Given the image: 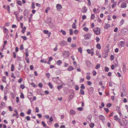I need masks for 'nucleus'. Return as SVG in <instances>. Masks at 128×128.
I'll use <instances>...</instances> for the list:
<instances>
[{
    "label": "nucleus",
    "mask_w": 128,
    "mask_h": 128,
    "mask_svg": "<svg viewBox=\"0 0 128 128\" xmlns=\"http://www.w3.org/2000/svg\"><path fill=\"white\" fill-rule=\"evenodd\" d=\"M6 9L9 12H10V6L9 5H8L7 6Z\"/></svg>",
    "instance_id": "nucleus-42"
},
{
    "label": "nucleus",
    "mask_w": 128,
    "mask_h": 128,
    "mask_svg": "<svg viewBox=\"0 0 128 128\" xmlns=\"http://www.w3.org/2000/svg\"><path fill=\"white\" fill-rule=\"evenodd\" d=\"M50 10V8L49 7H48L46 8L45 10V12L46 13H47L48 10Z\"/></svg>",
    "instance_id": "nucleus-35"
},
{
    "label": "nucleus",
    "mask_w": 128,
    "mask_h": 128,
    "mask_svg": "<svg viewBox=\"0 0 128 128\" xmlns=\"http://www.w3.org/2000/svg\"><path fill=\"white\" fill-rule=\"evenodd\" d=\"M6 77L5 76H3L2 77V81L3 82L5 83L6 82Z\"/></svg>",
    "instance_id": "nucleus-20"
},
{
    "label": "nucleus",
    "mask_w": 128,
    "mask_h": 128,
    "mask_svg": "<svg viewBox=\"0 0 128 128\" xmlns=\"http://www.w3.org/2000/svg\"><path fill=\"white\" fill-rule=\"evenodd\" d=\"M114 120H116L118 122H119L120 121V119L118 118L117 116L116 115L114 117Z\"/></svg>",
    "instance_id": "nucleus-17"
},
{
    "label": "nucleus",
    "mask_w": 128,
    "mask_h": 128,
    "mask_svg": "<svg viewBox=\"0 0 128 128\" xmlns=\"http://www.w3.org/2000/svg\"><path fill=\"white\" fill-rule=\"evenodd\" d=\"M20 88L22 89H24L25 87L24 86L23 84H21L20 86Z\"/></svg>",
    "instance_id": "nucleus-56"
},
{
    "label": "nucleus",
    "mask_w": 128,
    "mask_h": 128,
    "mask_svg": "<svg viewBox=\"0 0 128 128\" xmlns=\"http://www.w3.org/2000/svg\"><path fill=\"white\" fill-rule=\"evenodd\" d=\"M25 60L26 61V62L28 64L29 63V58L26 57L25 58Z\"/></svg>",
    "instance_id": "nucleus-37"
},
{
    "label": "nucleus",
    "mask_w": 128,
    "mask_h": 128,
    "mask_svg": "<svg viewBox=\"0 0 128 128\" xmlns=\"http://www.w3.org/2000/svg\"><path fill=\"white\" fill-rule=\"evenodd\" d=\"M84 91L82 89H81L80 90V94L83 95L84 94Z\"/></svg>",
    "instance_id": "nucleus-26"
},
{
    "label": "nucleus",
    "mask_w": 128,
    "mask_h": 128,
    "mask_svg": "<svg viewBox=\"0 0 128 128\" xmlns=\"http://www.w3.org/2000/svg\"><path fill=\"white\" fill-rule=\"evenodd\" d=\"M110 25L108 24H106L105 26V27L106 29H108V28L109 27H110Z\"/></svg>",
    "instance_id": "nucleus-32"
},
{
    "label": "nucleus",
    "mask_w": 128,
    "mask_h": 128,
    "mask_svg": "<svg viewBox=\"0 0 128 128\" xmlns=\"http://www.w3.org/2000/svg\"><path fill=\"white\" fill-rule=\"evenodd\" d=\"M87 10V9L86 6H84L83 7L82 9V11L83 12H86Z\"/></svg>",
    "instance_id": "nucleus-13"
},
{
    "label": "nucleus",
    "mask_w": 128,
    "mask_h": 128,
    "mask_svg": "<svg viewBox=\"0 0 128 128\" xmlns=\"http://www.w3.org/2000/svg\"><path fill=\"white\" fill-rule=\"evenodd\" d=\"M86 64L88 66L90 67V66L91 64L90 61L88 60H87L86 61Z\"/></svg>",
    "instance_id": "nucleus-16"
},
{
    "label": "nucleus",
    "mask_w": 128,
    "mask_h": 128,
    "mask_svg": "<svg viewBox=\"0 0 128 128\" xmlns=\"http://www.w3.org/2000/svg\"><path fill=\"white\" fill-rule=\"evenodd\" d=\"M53 121V118L52 117V116H51L50 117V118L49 119V122H51L52 121Z\"/></svg>",
    "instance_id": "nucleus-41"
},
{
    "label": "nucleus",
    "mask_w": 128,
    "mask_h": 128,
    "mask_svg": "<svg viewBox=\"0 0 128 128\" xmlns=\"http://www.w3.org/2000/svg\"><path fill=\"white\" fill-rule=\"evenodd\" d=\"M45 75L48 78L50 77V74L49 73H46Z\"/></svg>",
    "instance_id": "nucleus-49"
},
{
    "label": "nucleus",
    "mask_w": 128,
    "mask_h": 128,
    "mask_svg": "<svg viewBox=\"0 0 128 128\" xmlns=\"http://www.w3.org/2000/svg\"><path fill=\"white\" fill-rule=\"evenodd\" d=\"M96 47L98 49L100 50L101 49V46L99 44H98L96 45Z\"/></svg>",
    "instance_id": "nucleus-21"
},
{
    "label": "nucleus",
    "mask_w": 128,
    "mask_h": 128,
    "mask_svg": "<svg viewBox=\"0 0 128 128\" xmlns=\"http://www.w3.org/2000/svg\"><path fill=\"white\" fill-rule=\"evenodd\" d=\"M16 85L15 84H14L12 86V88L14 90V92H15L16 91Z\"/></svg>",
    "instance_id": "nucleus-24"
},
{
    "label": "nucleus",
    "mask_w": 128,
    "mask_h": 128,
    "mask_svg": "<svg viewBox=\"0 0 128 128\" xmlns=\"http://www.w3.org/2000/svg\"><path fill=\"white\" fill-rule=\"evenodd\" d=\"M21 37L24 40H27V38L26 36H22Z\"/></svg>",
    "instance_id": "nucleus-52"
},
{
    "label": "nucleus",
    "mask_w": 128,
    "mask_h": 128,
    "mask_svg": "<svg viewBox=\"0 0 128 128\" xmlns=\"http://www.w3.org/2000/svg\"><path fill=\"white\" fill-rule=\"evenodd\" d=\"M26 51L25 54L26 57H28V51L27 48H26L25 49Z\"/></svg>",
    "instance_id": "nucleus-23"
},
{
    "label": "nucleus",
    "mask_w": 128,
    "mask_h": 128,
    "mask_svg": "<svg viewBox=\"0 0 128 128\" xmlns=\"http://www.w3.org/2000/svg\"><path fill=\"white\" fill-rule=\"evenodd\" d=\"M93 50V49L92 48L91 50L88 49L87 50V52L88 54H90L92 50Z\"/></svg>",
    "instance_id": "nucleus-31"
},
{
    "label": "nucleus",
    "mask_w": 128,
    "mask_h": 128,
    "mask_svg": "<svg viewBox=\"0 0 128 128\" xmlns=\"http://www.w3.org/2000/svg\"><path fill=\"white\" fill-rule=\"evenodd\" d=\"M32 16L33 14H31L30 15V17L28 18V22L29 23L30 22H31Z\"/></svg>",
    "instance_id": "nucleus-12"
},
{
    "label": "nucleus",
    "mask_w": 128,
    "mask_h": 128,
    "mask_svg": "<svg viewBox=\"0 0 128 128\" xmlns=\"http://www.w3.org/2000/svg\"><path fill=\"white\" fill-rule=\"evenodd\" d=\"M110 60H113L114 59V56L113 55H112L110 56Z\"/></svg>",
    "instance_id": "nucleus-57"
},
{
    "label": "nucleus",
    "mask_w": 128,
    "mask_h": 128,
    "mask_svg": "<svg viewBox=\"0 0 128 128\" xmlns=\"http://www.w3.org/2000/svg\"><path fill=\"white\" fill-rule=\"evenodd\" d=\"M42 125L43 126L45 127H46L47 126H46V123H45V122H44L42 121Z\"/></svg>",
    "instance_id": "nucleus-45"
},
{
    "label": "nucleus",
    "mask_w": 128,
    "mask_h": 128,
    "mask_svg": "<svg viewBox=\"0 0 128 128\" xmlns=\"http://www.w3.org/2000/svg\"><path fill=\"white\" fill-rule=\"evenodd\" d=\"M23 80L21 78H20L18 80V82L19 83H20L22 82V81Z\"/></svg>",
    "instance_id": "nucleus-36"
},
{
    "label": "nucleus",
    "mask_w": 128,
    "mask_h": 128,
    "mask_svg": "<svg viewBox=\"0 0 128 128\" xmlns=\"http://www.w3.org/2000/svg\"><path fill=\"white\" fill-rule=\"evenodd\" d=\"M94 88L93 87H91L89 89L88 91L90 93L92 94L94 91Z\"/></svg>",
    "instance_id": "nucleus-14"
},
{
    "label": "nucleus",
    "mask_w": 128,
    "mask_h": 128,
    "mask_svg": "<svg viewBox=\"0 0 128 128\" xmlns=\"http://www.w3.org/2000/svg\"><path fill=\"white\" fill-rule=\"evenodd\" d=\"M90 128H92L94 126V124L93 123H91L90 125Z\"/></svg>",
    "instance_id": "nucleus-60"
},
{
    "label": "nucleus",
    "mask_w": 128,
    "mask_h": 128,
    "mask_svg": "<svg viewBox=\"0 0 128 128\" xmlns=\"http://www.w3.org/2000/svg\"><path fill=\"white\" fill-rule=\"evenodd\" d=\"M66 44V42L64 41H62L60 42L59 44L60 45L63 46Z\"/></svg>",
    "instance_id": "nucleus-8"
},
{
    "label": "nucleus",
    "mask_w": 128,
    "mask_h": 128,
    "mask_svg": "<svg viewBox=\"0 0 128 128\" xmlns=\"http://www.w3.org/2000/svg\"><path fill=\"white\" fill-rule=\"evenodd\" d=\"M92 34L91 33H88V34L84 35V38L86 40L89 39L90 38Z\"/></svg>",
    "instance_id": "nucleus-4"
},
{
    "label": "nucleus",
    "mask_w": 128,
    "mask_h": 128,
    "mask_svg": "<svg viewBox=\"0 0 128 128\" xmlns=\"http://www.w3.org/2000/svg\"><path fill=\"white\" fill-rule=\"evenodd\" d=\"M83 30L85 31H86V32H88V30H89V29H88V28L86 27H84V28H83Z\"/></svg>",
    "instance_id": "nucleus-33"
},
{
    "label": "nucleus",
    "mask_w": 128,
    "mask_h": 128,
    "mask_svg": "<svg viewBox=\"0 0 128 128\" xmlns=\"http://www.w3.org/2000/svg\"><path fill=\"white\" fill-rule=\"evenodd\" d=\"M99 118H100V120L102 121L103 122L104 121L105 118L102 115H100L99 116Z\"/></svg>",
    "instance_id": "nucleus-11"
},
{
    "label": "nucleus",
    "mask_w": 128,
    "mask_h": 128,
    "mask_svg": "<svg viewBox=\"0 0 128 128\" xmlns=\"http://www.w3.org/2000/svg\"><path fill=\"white\" fill-rule=\"evenodd\" d=\"M60 32H62V34L64 35H66V32L64 30H61V31H60Z\"/></svg>",
    "instance_id": "nucleus-25"
},
{
    "label": "nucleus",
    "mask_w": 128,
    "mask_h": 128,
    "mask_svg": "<svg viewBox=\"0 0 128 128\" xmlns=\"http://www.w3.org/2000/svg\"><path fill=\"white\" fill-rule=\"evenodd\" d=\"M74 69V68L71 66H70L67 69L68 70V71H71L73 70Z\"/></svg>",
    "instance_id": "nucleus-9"
},
{
    "label": "nucleus",
    "mask_w": 128,
    "mask_h": 128,
    "mask_svg": "<svg viewBox=\"0 0 128 128\" xmlns=\"http://www.w3.org/2000/svg\"><path fill=\"white\" fill-rule=\"evenodd\" d=\"M20 98H24V95L23 94L22 92H21L20 95Z\"/></svg>",
    "instance_id": "nucleus-53"
},
{
    "label": "nucleus",
    "mask_w": 128,
    "mask_h": 128,
    "mask_svg": "<svg viewBox=\"0 0 128 128\" xmlns=\"http://www.w3.org/2000/svg\"><path fill=\"white\" fill-rule=\"evenodd\" d=\"M14 66L13 64H12L11 65V71L13 72L14 70Z\"/></svg>",
    "instance_id": "nucleus-27"
},
{
    "label": "nucleus",
    "mask_w": 128,
    "mask_h": 128,
    "mask_svg": "<svg viewBox=\"0 0 128 128\" xmlns=\"http://www.w3.org/2000/svg\"><path fill=\"white\" fill-rule=\"evenodd\" d=\"M125 42H124L121 41L119 42L118 46L120 47H123L125 45Z\"/></svg>",
    "instance_id": "nucleus-5"
},
{
    "label": "nucleus",
    "mask_w": 128,
    "mask_h": 128,
    "mask_svg": "<svg viewBox=\"0 0 128 128\" xmlns=\"http://www.w3.org/2000/svg\"><path fill=\"white\" fill-rule=\"evenodd\" d=\"M116 2H115V3H114V4L112 5V8H114L116 6Z\"/></svg>",
    "instance_id": "nucleus-48"
},
{
    "label": "nucleus",
    "mask_w": 128,
    "mask_h": 128,
    "mask_svg": "<svg viewBox=\"0 0 128 128\" xmlns=\"http://www.w3.org/2000/svg\"><path fill=\"white\" fill-rule=\"evenodd\" d=\"M11 77L12 78H14V79H15L16 78V77L15 76H14V74L13 72H12V73L11 75Z\"/></svg>",
    "instance_id": "nucleus-62"
},
{
    "label": "nucleus",
    "mask_w": 128,
    "mask_h": 128,
    "mask_svg": "<svg viewBox=\"0 0 128 128\" xmlns=\"http://www.w3.org/2000/svg\"><path fill=\"white\" fill-rule=\"evenodd\" d=\"M100 29L99 28H96L93 29L94 33L96 35H99L100 34Z\"/></svg>",
    "instance_id": "nucleus-1"
},
{
    "label": "nucleus",
    "mask_w": 128,
    "mask_h": 128,
    "mask_svg": "<svg viewBox=\"0 0 128 128\" xmlns=\"http://www.w3.org/2000/svg\"><path fill=\"white\" fill-rule=\"evenodd\" d=\"M95 18V16L94 14H92L91 16V19L92 20L94 19Z\"/></svg>",
    "instance_id": "nucleus-58"
},
{
    "label": "nucleus",
    "mask_w": 128,
    "mask_h": 128,
    "mask_svg": "<svg viewBox=\"0 0 128 128\" xmlns=\"http://www.w3.org/2000/svg\"><path fill=\"white\" fill-rule=\"evenodd\" d=\"M47 21L48 23V24L50 26L51 25L52 27L53 26H54V24L51 22V18H47Z\"/></svg>",
    "instance_id": "nucleus-3"
},
{
    "label": "nucleus",
    "mask_w": 128,
    "mask_h": 128,
    "mask_svg": "<svg viewBox=\"0 0 128 128\" xmlns=\"http://www.w3.org/2000/svg\"><path fill=\"white\" fill-rule=\"evenodd\" d=\"M37 93L39 94L42 95L41 93V90H37Z\"/></svg>",
    "instance_id": "nucleus-34"
},
{
    "label": "nucleus",
    "mask_w": 128,
    "mask_h": 128,
    "mask_svg": "<svg viewBox=\"0 0 128 128\" xmlns=\"http://www.w3.org/2000/svg\"><path fill=\"white\" fill-rule=\"evenodd\" d=\"M104 70L105 72H108L109 70V68L108 67L106 66L105 67Z\"/></svg>",
    "instance_id": "nucleus-44"
},
{
    "label": "nucleus",
    "mask_w": 128,
    "mask_h": 128,
    "mask_svg": "<svg viewBox=\"0 0 128 128\" xmlns=\"http://www.w3.org/2000/svg\"><path fill=\"white\" fill-rule=\"evenodd\" d=\"M28 10L27 9H25L24 12V18L25 19V18H26L27 19L28 17Z\"/></svg>",
    "instance_id": "nucleus-2"
},
{
    "label": "nucleus",
    "mask_w": 128,
    "mask_h": 128,
    "mask_svg": "<svg viewBox=\"0 0 128 128\" xmlns=\"http://www.w3.org/2000/svg\"><path fill=\"white\" fill-rule=\"evenodd\" d=\"M62 63V61L60 60H58L56 62V64L58 66H60Z\"/></svg>",
    "instance_id": "nucleus-19"
},
{
    "label": "nucleus",
    "mask_w": 128,
    "mask_h": 128,
    "mask_svg": "<svg viewBox=\"0 0 128 128\" xmlns=\"http://www.w3.org/2000/svg\"><path fill=\"white\" fill-rule=\"evenodd\" d=\"M112 106V104H111L110 103H108V104H106V106L107 107H110L111 106Z\"/></svg>",
    "instance_id": "nucleus-59"
},
{
    "label": "nucleus",
    "mask_w": 128,
    "mask_h": 128,
    "mask_svg": "<svg viewBox=\"0 0 128 128\" xmlns=\"http://www.w3.org/2000/svg\"><path fill=\"white\" fill-rule=\"evenodd\" d=\"M78 51L79 52H80L81 53H82V49L81 47H80L78 48Z\"/></svg>",
    "instance_id": "nucleus-55"
},
{
    "label": "nucleus",
    "mask_w": 128,
    "mask_h": 128,
    "mask_svg": "<svg viewBox=\"0 0 128 128\" xmlns=\"http://www.w3.org/2000/svg\"><path fill=\"white\" fill-rule=\"evenodd\" d=\"M62 88V85H59L57 86V88L59 90H60Z\"/></svg>",
    "instance_id": "nucleus-50"
},
{
    "label": "nucleus",
    "mask_w": 128,
    "mask_h": 128,
    "mask_svg": "<svg viewBox=\"0 0 128 128\" xmlns=\"http://www.w3.org/2000/svg\"><path fill=\"white\" fill-rule=\"evenodd\" d=\"M100 66V64H97L96 67L95 68L98 69Z\"/></svg>",
    "instance_id": "nucleus-43"
},
{
    "label": "nucleus",
    "mask_w": 128,
    "mask_h": 128,
    "mask_svg": "<svg viewBox=\"0 0 128 128\" xmlns=\"http://www.w3.org/2000/svg\"><path fill=\"white\" fill-rule=\"evenodd\" d=\"M56 8L57 9H60L62 8V6L60 4H58L56 5Z\"/></svg>",
    "instance_id": "nucleus-10"
},
{
    "label": "nucleus",
    "mask_w": 128,
    "mask_h": 128,
    "mask_svg": "<svg viewBox=\"0 0 128 128\" xmlns=\"http://www.w3.org/2000/svg\"><path fill=\"white\" fill-rule=\"evenodd\" d=\"M70 113L71 114L73 115L75 114L76 113L75 111L73 110H70Z\"/></svg>",
    "instance_id": "nucleus-18"
},
{
    "label": "nucleus",
    "mask_w": 128,
    "mask_h": 128,
    "mask_svg": "<svg viewBox=\"0 0 128 128\" xmlns=\"http://www.w3.org/2000/svg\"><path fill=\"white\" fill-rule=\"evenodd\" d=\"M10 94H11V96L12 97V98H14V93L12 92H11L10 93Z\"/></svg>",
    "instance_id": "nucleus-64"
},
{
    "label": "nucleus",
    "mask_w": 128,
    "mask_h": 128,
    "mask_svg": "<svg viewBox=\"0 0 128 128\" xmlns=\"http://www.w3.org/2000/svg\"><path fill=\"white\" fill-rule=\"evenodd\" d=\"M80 88H81V89H84L85 88V87L84 86V84H82L81 85V86H80Z\"/></svg>",
    "instance_id": "nucleus-46"
},
{
    "label": "nucleus",
    "mask_w": 128,
    "mask_h": 128,
    "mask_svg": "<svg viewBox=\"0 0 128 128\" xmlns=\"http://www.w3.org/2000/svg\"><path fill=\"white\" fill-rule=\"evenodd\" d=\"M122 70L124 72L126 71V66L124 63L123 64Z\"/></svg>",
    "instance_id": "nucleus-22"
},
{
    "label": "nucleus",
    "mask_w": 128,
    "mask_h": 128,
    "mask_svg": "<svg viewBox=\"0 0 128 128\" xmlns=\"http://www.w3.org/2000/svg\"><path fill=\"white\" fill-rule=\"evenodd\" d=\"M92 73H93V75L94 76H95L96 74H97V73H96V71L94 70H93V71H92Z\"/></svg>",
    "instance_id": "nucleus-40"
},
{
    "label": "nucleus",
    "mask_w": 128,
    "mask_h": 128,
    "mask_svg": "<svg viewBox=\"0 0 128 128\" xmlns=\"http://www.w3.org/2000/svg\"><path fill=\"white\" fill-rule=\"evenodd\" d=\"M104 110L106 111V112L108 113L109 112V110L108 108H104Z\"/></svg>",
    "instance_id": "nucleus-51"
},
{
    "label": "nucleus",
    "mask_w": 128,
    "mask_h": 128,
    "mask_svg": "<svg viewBox=\"0 0 128 128\" xmlns=\"http://www.w3.org/2000/svg\"><path fill=\"white\" fill-rule=\"evenodd\" d=\"M3 29L4 30V32L6 34H8V30L5 27H3Z\"/></svg>",
    "instance_id": "nucleus-15"
},
{
    "label": "nucleus",
    "mask_w": 128,
    "mask_h": 128,
    "mask_svg": "<svg viewBox=\"0 0 128 128\" xmlns=\"http://www.w3.org/2000/svg\"><path fill=\"white\" fill-rule=\"evenodd\" d=\"M26 27L25 26H24L23 28H22V32L23 33H24L25 32V31L26 30Z\"/></svg>",
    "instance_id": "nucleus-30"
},
{
    "label": "nucleus",
    "mask_w": 128,
    "mask_h": 128,
    "mask_svg": "<svg viewBox=\"0 0 128 128\" xmlns=\"http://www.w3.org/2000/svg\"><path fill=\"white\" fill-rule=\"evenodd\" d=\"M48 85L52 89L53 88V85L50 82H49L48 83Z\"/></svg>",
    "instance_id": "nucleus-29"
},
{
    "label": "nucleus",
    "mask_w": 128,
    "mask_h": 128,
    "mask_svg": "<svg viewBox=\"0 0 128 128\" xmlns=\"http://www.w3.org/2000/svg\"><path fill=\"white\" fill-rule=\"evenodd\" d=\"M108 54V52L107 51H105L103 52L102 57L104 58L107 57Z\"/></svg>",
    "instance_id": "nucleus-6"
},
{
    "label": "nucleus",
    "mask_w": 128,
    "mask_h": 128,
    "mask_svg": "<svg viewBox=\"0 0 128 128\" xmlns=\"http://www.w3.org/2000/svg\"><path fill=\"white\" fill-rule=\"evenodd\" d=\"M126 7V4L125 2H122L121 4V7L122 8H124Z\"/></svg>",
    "instance_id": "nucleus-7"
},
{
    "label": "nucleus",
    "mask_w": 128,
    "mask_h": 128,
    "mask_svg": "<svg viewBox=\"0 0 128 128\" xmlns=\"http://www.w3.org/2000/svg\"><path fill=\"white\" fill-rule=\"evenodd\" d=\"M35 8L34 4V3H32V9H34Z\"/></svg>",
    "instance_id": "nucleus-63"
},
{
    "label": "nucleus",
    "mask_w": 128,
    "mask_h": 128,
    "mask_svg": "<svg viewBox=\"0 0 128 128\" xmlns=\"http://www.w3.org/2000/svg\"><path fill=\"white\" fill-rule=\"evenodd\" d=\"M122 92V93H123L124 94V96H126V95L127 94L125 90H123Z\"/></svg>",
    "instance_id": "nucleus-47"
},
{
    "label": "nucleus",
    "mask_w": 128,
    "mask_h": 128,
    "mask_svg": "<svg viewBox=\"0 0 128 128\" xmlns=\"http://www.w3.org/2000/svg\"><path fill=\"white\" fill-rule=\"evenodd\" d=\"M70 34L71 35H72L73 34V30L72 29H70L69 30Z\"/></svg>",
    "instance_id": "nucleus-39"
},
{
    "label": "nucleus",
    "mask_w": 128,
    "mask_h": 128,
    "mask_svg": "<svg viewBox=\"0 0 128 128\" xmlns=\"http://www.w3.org/2000/svg\"><path fill=\"white\" fill-rule=\"evenodd\" d=\"M124 20L122 19L121 20L120 22V26H122L124 23Z\"/></svg>",
    "instance_id": "nucleus-38"
},
{
    "label": "nucleus",
    "mask_w": 128,
    "mask_h": 128,
    "mask_svg": "<svg viewBox=\"0 0 128 128\" xmlns=\"http://www.w3.org/2000/svg\"><path fill=\"white\" fill-rule=\"evenodd\" d=\"M17 3L18 4V5L20 6H21L22 5L21 2L20 1H18Z\"/></svg>",
    "instance_id": "nucleus-61"
},
{
    "label": "nucleus",
    "mask_w": 128,
    "mask_h": 128,
    "mask_svg": "<svg viewBox=\"0 0 128 128\" xmlns=\"http://www.w3.org/2000/svg\"><path fill=\"white\" fill-rule=\"evenodd\" d=\"M72 28L74 29L76 28V26L75 24V23H73L72 26Z\"/></svg>",
    "instance_id": "nucleus-28"
},
{
    "label": "nucleus",
    "mask_w": 128,
    "mask_h": 128,
    "mask_svg": "<svg viewBox=\"0 0 128 128\" xmlns=\"http://www.w3.org/2000/svg\"><path fill=\"white\" fill-rule=\"evenodd\" d=\"M75 88L76 90H78L79 88V87L77 85H76L75 86Z\"/></svg>",
    "instance_id": "nucleus-54"
}]
</instances>
